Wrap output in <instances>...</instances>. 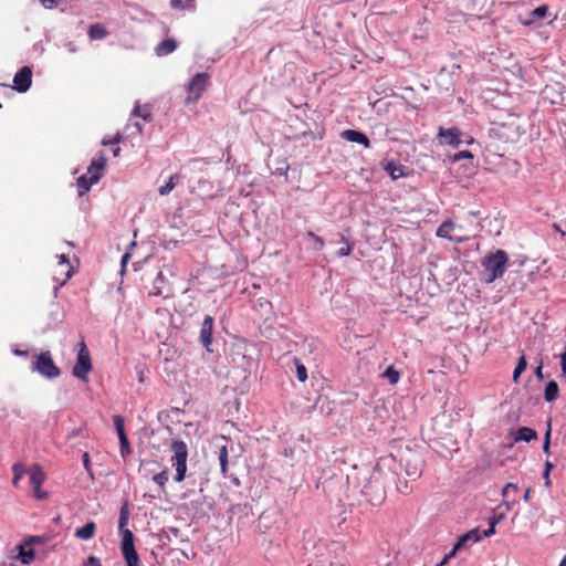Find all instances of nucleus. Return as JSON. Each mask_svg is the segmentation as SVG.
Masks as SVG:
<instances>
[{
    "mask_svg": "<svg viewBox=\"0 0 566 566\" xmlns=\"http://www.w3.org/2000/svg\"><path fill=\"white\" fill-rule=\"evenodd\" d=\"M509 260V254L504 250L500 249L485 255L481 262L488 274L485 282L492 283L495 280L501 279L506 271Z\"/></svg>",
    "mask_w": 566,
    "mask_h": 566,
    "instance_id": "obj_1",
    "label": "nucleus"
},
{
    "mask_svg": "<svg viewBox=\"0 0 566 566\" xmlns=\"http://www.w3.org/2000/svg\"><path fill=\"white\" fill-rule=\"evenodd\" d=\"M172 455L170 458L171 465L176 469L174 476L175 482L180 483L186 479L188 448L181 440H174L170 444Z\"/></svg>",
    "mask_w": 566,
    "mask_h": 566,
    "instance_id": "obj_2",
    "label": "nucleus"
},
{
    "mask_svg": "<svg viewBox=\"0 0 566 566\" xmlns=\"http://www.w3.org/2000/svg\"><path fill=\"white\" fill-rule=\"evenodd\" d=\"M92 367L90 350L86 344L82 340L78 345L77 359L73 366L72 374L74 377L86 381Z\"/></svg>",
    "mask_w": 566,
    "mask_h": 566,
    "instance_id": "obj_3",
    "label": "nucleus"
},
{
    "mask_svg": "<svg viewBox=\"0 0 566 566\" xmlns=\"http://www.w3.org/2000/svg\"><path fill=\"white\" fill-rule=\"evenodd\" d=\"M379 478L380 472L375 471L371 474L369 482L363 488V494L373 505H379L386 497L385 486L379 481Z\"/></svg>",
    "mask_w": 566,
    "mask_h": 566,
    "instance_id": "obj_4",
    "label": "nucleus"
},
{
    "mask_svg": "<svg viewBox=\"0 0 566 566\" xmlns=\"http://www.w3.org/2000/svg\"><path fill=\"white\" fill-rule=\"evenodd\" d=\"M32 370L38 371L46 378H56L61 374V370L53 361L50 352H42L36 356L35 361L32 364Z\"/></svg>",
    "mask_w": 566,
    "mask_h": 566,
    "instance_id": "obj_5",
    "label": "nucleus"
},
{
    "mask_svg": "<svg viewBox=\"0 0 566 566\" xmlns=\"http://www.w3.org/2000/svg\"><path fill=\"white\" fill-rule=\"evenodd\" d=\"M210 75L206 72L197 73L192 76L187 85L188 96L186 103L197 102L209 86Z\"/></svg>",
    "mask_w": 566,
    "mask_h": 566,
    "instance_id": "obj_6",
    "label": "nucleus"
},
{
    "mask_svg": "<svg viewBox=\"0 0 566 566\" xmlns=\"http://www.w3.org/2000/svg\"><path fill=\"white\" fill-rule=\"evenodd\" d=\"M326 555L329 566H346L348 564L346 547L342 542H331L326 546Z\"/></svg>",
    "mask_w": 566,
    "mask_h": 566,
    "instance_id": "obj_7",
    "label": "nucleus"
},
{
    "mask_svg": "<svg viewBox=\"0 0 566 566\" xmlns=\"http://www.w3.org/2000/svg\"><path fill=\"white\" fill-rule=\"evenodd\" d=\"M30 475V486L33 491V496L38 500H45L48 497V492L41 490V485L45 481V473L39 464H33L29 469Z\"/></svg>",
    "mask_w": 566,
    "mask_h": 566,
    "instance_id": "obj_8",
    "label": "nucleus"
},
{
    "mask_svg": "<svg viewBox=\"0 0 566 566\" xmlns=\"http://www.w3.org/2000/svg\"><path fill=\"white\" fill-rule=\"evenodd\" d=\"M120 551L127 566H139L140 559L134 544L133 532H127L120 544Z\"/></svg>",
    "mask_w": 566,
    "mask_h": 566,
    "instance_id": "obj_9",
    "label": "nucleus"
},
{
    "mask_svg": "<svg viewBox=\"0 0 566 566\" xmlns=\"http://www.w3.org/2000/svg\"><path fill=\"white\" fill-rule=\"evenodd\" d=\"M230 439L226 436L214 437L212 440L213 446L216 447V453L218 455V460L220 463V471L223 478L228 474V443Z\"/></svg>",
    "mask_w": 566,
    "mask_h": 566,
    "instance_id": "obj_10",
    "label": "nucleus"
},
{
    "mask_svg": "<svg viewBox=\"0 0 566 566\" xmlns=\"http://www.w3.org/2000/svg\"><path fill=\"white\" fill-rule=\"evenodd\" d=\"M34 543H42V538L39 536H30L22 544L17 546L18 549V558L24 565H30L34 562L35 553L32 548Z\"/></svg>",
    "mask_w": 566,
    "mask_h": 566,
    "instance_id": "obj_11",
    "label": "nucleus"
},
{
    "mask_svg": "<svg viewBox=\"0 0 566 566\" xmlns=\"http://www.w3.org/2000/svg\"><path fill=\"white\" fill-rule=\"evenodd\" d=\"M32 83V70L29 66L20 69L13 77V88L20 93H25Z\"/></svg>",
    "mask_w": 566,
    "mask_h": 566,
    "instance_id": "obj_12",
    "label": "nucleus"
},
{
    "mask_svg": "<svg viewBox=\"0 0 566 566\" xmlns=\"http://www.w3.org/2000/svg\"><path fill=\"white\" fill-rule=\"evenodd\" d=\"M106 164H107V158L105 157L104 154H99L96 158H94L91 161V164L87 168V172L85 175H87V177L93 179V182H98L99 179L103 177Z\"/></svg>",
    "mask_w": 566,
    "mask_h": 566,
    "instance_id": "obj_13",
    "label": "nucleus"
},
{
    "mask_svg": "<svg viewBox=\"0 0 566 566\" xmlns=\"http://www.w3.org/2000/svg\"><path fill=\"white\" fill-rule=\"evenodd\" d=\"M213 325H214V319L212 316L210 315H207L201 324V328H200V342L202 344V346L208 350V352H212V349L210 348L211 344H212V332H213Z\"/></svg>",
    "mask_w": 566,
    "mask_h": 566,
    "instance_id": "obj_14",
    "label": "nucleus"
},
{
    "mask_svg": "<svg viewBox=\"0 0 566 566\" xmlns=\"http://www.w3.org/2000/svg\"><path fill=\"white\" fill-rule=\"evenodd\" d=\"M483 537H484L483 533H481L480 530H478V528H474V530L468 532L467 534L462 535L458 539L455 545L453 546L452 551L444 557V560L442 562V564L448 558L452 557L457 553V551L461 549V547H463L468 542L476 543L480 539H482Z\"/></svg>",
    "mask_w": 566,
    "mask_h": 566,
    "instance_id": "obj_15",
    "label": "nucleus"
},
{
    "mask_svg": "<svg viewBox=\"0 0 566 566\" xmlns=\"http://www.w3.org/2000/svg\"><path fill=\"white\" fill-rule=\"evenodd\" d=\"M462 136H463L462 132L457 127L440 128L439 134H438V137L442 138L443 143H446L454 148L458 147L461 143H463V140L461 138Z\"/></svg>",
    "mask_w": 566,
    "mask_h": 566,
    "instance_id": "obj_16",
    "label": "nucleus"
},
{
    "mask_svg": "<svg viewBox=\"0 0 566 566\" xmlns=\"http://www.w3.org/2000/svg\"><path fill=\"white\" fill-rule=\"evenodd\" d=\"M342 137L350 143H357L366 148L370 147L369 138L359 130L346 129L342 133Z\"/></svg>",
    "mask_w": 566,
    "mask_h": 566,
    "instance_id": "obj_17",
    "label": "nucleus"
},
{
    "mask_svg": "<svg viewBox=\"0 0 566 566\" xmlns=\"http://www.w3.org/2000/svg\"><path fill=\"white\" fill-rule=\"evenodd\" d=\"M60 258V261H59V264H57V270L61 274L64 275V277L62 279L60 285H63L65 284L73 275V268L70 263V260L67 259V256L65 254H61L59 255Z\"/></svg>",
    "mask_w": 566,
    "mask_h": 566,
    "instance_id": "obj_18",
    "label": "nucleus"
},
{
    "mask_svg": "<svg viewBox=\"0 0 566 566\" xmlns=\"http://www.w3.org/2000/svg\"><path fill=\"white\" fill-rule=\"evenodd\" d=\"M96 533V523L93 521L87 522L84 526L75 530V537L82 541L92 539Z\"/></svg>",
    "mask_w": 566,
    "mask_h": 566,
    "instance_id": "obj_19",
    "label": "nucleus"
},
{
    "mask_svg": "<svg viewBox=\"0 0 566 566\" xmlns=\"http://www.w3.org/2000/svg\"><path fill=\"white\" fill-rule=\"evenodd\" d=\"M518 490L520 489H518L517 484H515V483H506L504 485V488L502 489L501 495L503 499V504L506 506L507 510H511L512 504H514L516 502L515 497L511 499L510 492L512 491L514 493H517Z\"/></svg>",
    "mask_w": 566,
    "mask_h": 566,
    "instance_id": "obj_20",
    "label": "nucleus"
},
{
    "mask_svg": "<svg viewBox=\"0 0 566 566\" xmlns=\"http://www.w3.org/2000/svg\"><path fill=\"white\" fill-rule=\"evenodd\" d=\"M88 38L91 40H103L108 36L109 32L106 28L101 23L91 24L87 31Z\"/></svg>",
    "mask_w": 566,
    "mask_h": 566,
    "instance_id": "obj_21",
    "label": "nucleus"
},
{
    "mask_svg": "<svg viewBox=\"0 0 566 566\" xmlns=\"http://www.w3.org/2000/svg\"><path fill=\"white\" fill-rule=\"evenodd\" d=\"M177 48V42L174 39H165L155 49L158 56H164L172 53Z\"/></svg>",
    "mask_w": 566,
    "mask_h": 566,
    "instance_id": "obj_22",
    "label": "nucleus"
},
{
    "mask_svg": "<svg viewBox=\"0 0 566 566\" xmlns=\"http://www.w3.org/2000/svg\"><path fill=\"white\" fill-rule=\"evenodd\" d=\"M537 439V432L528 427H521L517 429L514 440L531 442Z\"/></svg>",
    "mask_w": 566,
    "mask_h": 566,
    "instance_id": "obj_23",
    "label": "nucleus"
},
{
    "mask_svg": "<svg viewBox=\"0 0 566 566\" xmlns=\"http://www.w3.org/2000/svg\"><path fill=\"white\" fill-rule=\"evenodd\" d=\"M166 283V279L163 274V272H158L154 282H153V289L149 291V296H161L164 295V285Z\"/></svg>",
    "mask_w": 566,
    "mask_h": 566,
    "instance_id": "obj_24",
    "label": "nucleus"
},
{
    "mask_svg": "<svg viewBox=\"0 0 566 566\" xmlns=\"http://www.w3.org/2000/svg\"><path fill=\"white\" fill-rule=\"evenodd\" d=\"M128 518H129V511H128V505L127 503L124 504L120 509V512H119V522H118V528H119V532L122 533V542L124 541L125 538V534L127 532H132L130 530H128L126 526H127V523H128Z\"/></svg>",
    "mask_w": 566,
    "mask_h": 566,
    "instance_id": "obj_25",
    "label": "nucleus"
},
{
    "mask_svg": "<svg viewBox=\"0 0 566 566\" xmlns=\"http://www.w3.org/2000/svg\"><path fill=\"white\" fill-rule=\"evenodd\" d=\"M559 392L558 384L555 380H551L544 390V399L547 402H553L556 400Z\"/></svg>",
    "mask_w": 566,
    "mask_h": 566,
    "instance_id": "obj_26",
    "label": "nucleus"
},
{
    "mask_svg": "<svg viewBox=\"0 0 566 566\" xmlns=\"http://www.w3.org/2000/svg\"><path fill=\"white\" fill-rule=\"evenodd\" d=\"M179 180H180L179 174L171 175L169 177L168 181L165 185H163L161 187H159V189H158L159 195L160 196L169 195L174 190L176 185L179 182Z\"/></svg>",
    "mask_w": 566,
    "mask_h": 566,
    "instance_id": "obj_27",
    "label": "nucleus"
},
{
    "mask_svg": "<svg viewBox=\"0 0 566 566\" xmlns=\"http://www.w3.org/2000/svg\"><path fill=\"white\" fill-rule=\"evenodd\" d=\"M95 184L96 182H93V179L87 177V175L80 176L76 180V185L78 188V196L80 197L84 196L91 189V187Z\"/></svg>",
    "mask_w": 566,
    "mask_h": 566,
    "instance_id": "obj_28",
    "label": "nucleus"
},
{
    "mask_svg": "<svg viewBox=\"0 0 566 566\" xmlns=\"http://www.w3.org/2000/svg\"><path fill=\"white\" fill-rule=\"evenodd\" d=\"M453 228H454L453 222H452L451 220H446V221H443V222L439 226V228H438V230H437L436 234H437V237H439V238H444V239H448V240H453V238H452V237H451V234H450V233H451V231L453 230Z\"/></svg>",
    "mask_w": 566,
    "mask_h": 566,
    "instance_id": "obj_29",
    "label": "nucleus"
},
{
    "mask_svg": "<svg viewBox=\"0 0 566 566\" xmlns=\"http://www.w3.org/2000/svg\"><path fill=\"white\" fill-rule=\"evenodd\" d=\"M385 170L390 175V177L394 180L405 176L403 166L396 164L394 161L388 163L385 167Z\"/></svg>",
    "mask_w": 566,
    "mask_h": 566,
    "instance_id": "obj_30",
    "label": "nucleus"
},
{
    "mask_svg": "<svg viewBox=\"0 0 566 566\" xmlns=\"http://www.w3.org/2000/svg\"><path fill=\"white\" fill-rule=\"evenodd\" d=\"M406 473L411 479H418L422 473V463L421 461H416L415 463L408 462L406 464Z\"/></svg>",
    "mask_w": 566,
    "mask_h": 566,
    "instance_id": "obj_31",
    "label": "nucleus"
},
{
    "mask_svg": "<svg viewBox=\"0 0 566 566\" xmlns=\"http://www.w3.org/2000/svg\"><path fill=\"white\" fill-rule=\"evenodd\" d=\"M12 472H13L12 485L14 488H18L20 480L23 478V474L25 473V468L22 463L17 462L12 465Z\"/></svg>",
    "mask_w": 566,
    "mask_h": 566,
    "instance_id": "obj_32",
    "label": "nucleus"
},
{
    "mask_svg": "<svg viewBox=\"0 0 566 566\" xmlns=\"http://www.w3.org/2000/svg\"><path fill=\"white\" fill-rule=\"evenodd\" d=\"M340 242L343 247L337 251L338 256H347L354 249V243L350 242L344 234H340Z\"/></svg>",
    "mask_w": 566,
    "mask_h": 566,
    "instance_id": "obj_33",
    "label": "nucleus"
},
{
    "mask_svg": "<svg viewBox=\"0 0 566 566\" xmlns=\"http://www.w3.org/2000/svg\"><path fill=\"white\" fill-rule=\"evenodd\" d=\"M306 238L308 240H311L312 249H314L316 251H321L324 249V247H325L324 240L319 235L315 234L313 231H308L306 233Z\"/></svg>",
    "mask_w": 566,
    "mask_h": 566,
    "instance_id": "obj_34",
    "label": "nucleus"
},
{
    "mask_svg": "<svg viewBox=\"0 0 566 566\" xmlns=\"http://www.w3.org/2000/svg\"><path fill=\"white\" fill-rule=\"evenodd\" d=\"M526 366H527V361H526L525 355H522L518 358V361H517V364L515 366V369L513 371V380H514V382H517L521 374L526 369Z\"/></svg>",
    "mask_w": 566,
    "mask_h": 566,
    "instance_id": "obj_35",
    "label": "nucleus"
},
{
    "mask_svg": "<svg viewBox=\"0 0 566 566\" xmlns=\"http://www.w3.org/2000/svg\"><path fill=\"white\" fill-rule=\"evenodd\" d=\"M385 378L388 379V381L391 384V385H396L398 381H399V378H400V373L398 370H396L394 368V366H389L384 375H382Z\"/></svg>",
    "mask_w": 566,
    "mask_h": 566,
    "instance_id": "obj_36",
    "label": "nucleus"
},
{
    "mask_svg": "<svg viewBox=\"0 0 566 566\" xmlns=\"http://www.w3.org/2000/svg\"><path fill=\"white\" fill-rule=\"evenodd\" d=\"M113 422L117 432L118 438L126 437L125 432V426H124V418L119 415H116L113 417Z\"/></svg>",
    "mask_w": 566,
    "mask_h": 566,
    "instance_id": "obj_37",
    "label": "nucleus"
},
{
    "mask_svg": "<svg viewBox=\"0 0 566 566\" xmlns=\"http://www.w3.org/2000/svg\"><path fill=\"white\" fill-rule=\"evenodd\" d=\"M133 114L135 116L142 117L144 120H150V116H151L150 109L147 105H145V106L137 105L134 108Z\"/></svg>",
    "mask_w": 566,
    "mask_h": 566,
    "instance_id": "obj_38",
    "label": "nucleus"
},
{
    "mask_svg": "<svg viewBox=\"0 0 566 566\" xmlns=\"http://www.w3.org/2000/svg\"><path fill=\"white\" fill-rule=\"evenodd\" d=\"M153 481L161 489L165 488L167 481H168V473L166 470L155 474L153 476Z\"/></svg>",
    "mask_w": 566,
    "mask_h": 566,
    "instance_id": "obj_39",
    "label": "nucleus"
},
{
    "mask_svg": "<svg viewBox=\"0 0 566 566\" xmlns=\"http://www.w3.org/2000/svg\"><path fill=\"white\" fill-rule=\"evenodd\" d=\"M119 444H120V455L125 459L127 455L130 454V446L127 436L124 438H118Z\"/></svg>",
    "mask_w": 566,
    "mask_h": 566,
    "instance_id": "obj_40",
    "label": "nucleus"
},
{
    "mask_svg": "<svg viewBox=\"0 0 566 566\" xmlns=\"http://www.w3.org/2000/svg\"><path fill=\"white\" fill-rule=\"evenodd\" d=\"M502 516H492L490 518L489 528L483 531V536L489 537L495 533V526L500 522Z\"/></svg>",
    "mask_w": 566,
    "mask_h": 566,
    "instance_id": "obj_41",
    "label": "nucleus"
},
{
    "mask_svg": "<svg viewBox=\"0 0 566 566\" xmlns=\"http://www.w3.org/2000/svg\"><path fill=\"white\" fill-rule=\"evenodd\" d=\"M502 516H492L490 518L489 528L483 531V536L489 537L495 533V526L500 522Z\"/></svg>",
    "mask_w": 566,
    "mask_h": 566,
    "instance_id": "obj_42",
    "label": "nucleus"
},
{
    "mask_svg": "<svg viewBox=\"0 0 566 566\" xmlns=\"http://www.w3.org/2000/svg\"><path fill=\"white\" fill-rule=\"evenodd\" d=\"M296 377L301 382H304L307 379V370L306 367L296 360Z\"/></svg>",
    "mask_w": 566,
    "mask_h": 566,
    "instance_id": "obj_43",
    "label": "nucleus"
},
{
    "mask_svg": "<svg viewBox=\"0 0 566 566\" xmlns=\"http://www.w3.org/2000/svg\"><path fill=\"white\" fill-rule=\"evenodd\" d=\"M551 432H552V427H551V421H548L547 423V430L545 432V436H544V443H543V451L545 453H548L549 452V446H551Z\"/></svg>",
    "mask_w": 566,
    "mask_h": 566,
    "instance_id": "obj_44",
    "label": "nucleus"
},
{
    "mask_svg": "<svg viewBox=\"0 0 566 566\" xmlns=\"http://www.w3.org/2000/svg\"><path fill=\"white\" fill-rule=\"evenodd\" d=\"M473 158V154L470 150H461L453 155L452 161L457 163L461 159H471Z\"/></svg>",
    "mask_w": 566,
    "mask_h": 566,
    "instance_id": "obj_45",
    "label": "nucleus"
},
{
    "mask_svg": "<svg viewBox=\"0 0 566 566\" xmlns=\"http://www.w3.org/2000/svg\"><path fill=\"white\" fill-rule=\"evenodd\" d=\"M83 465L86 470V472L88 473V475L94 479V473H93V470H92V467H91V460H90V454L87 452H85L83 454Z\"/></svg>",
    "mask_w": 566,
    "mask_h": 566,
    "instance_id": "obj_46",
    "label": "nucleus"
},
{
    "mask_svg": "<svg viewBox=\"0 0 566 566\" xmlns=\"http://www.w3.org/2000/svg\"><path fill=\"white\" fill-rule=\"evenodd\" d=\"M548 11V7L547 6H539L537 7L536 9H534L532 11V15L535 17V18H544L546 15Z\"/></svg>",
    "mask_w": 566,
    "mask_h": 566,
    "instance_id": "obj_47",
    "label": "nucleus"
},
{
    "mask_svg": "<svg viewBox=\"0 0 566 566\" xmlns=\"http://www.w3.org/2000/svg\"><path fill=\"white\" fill-rule=\"evenodd\" d=\"M552 468H553V464L549 461H546V463H545V471H544V474H543V476L545 479V484L546 485H549V483H551V481H549V472H551Z\"/></svg>",
    "mask_w": 566,
    "mask_h": 566,
    "instance_id": "obj_48",
    "label": "nucleus"
},
{
    "mask_svg": "<svg viewBox=\"0 0 566 566\" xmlns=\"http://www.w3.org/2000/svg\"><path fill=\"white\" fill-rule=\"evenodd\" d=\"M560 368H562V376L566 377V345L564 353L560 355Z\"/></svg>",
    "mask_w": 566,
    "mask_h": 566,
    "instance_id": "obj_49",
    "label": "nucleus"
},
{
    "mask_svg": "<svg viewBox=\"0 0 566 566\" xmlns=\"http://www.w3.org/2000/svg\"><path fill=\"white\" fill-rule=\"evenodd\" d=\"M84 566H102L101 560L95 556H90Z\"/></svg>",
    "mask_w": 566,
    "mask_h": 566,
    "instance_id": "obj_50",
    "label": "nucleus"
},
{
    "mask_svg": "<svg viewBox=\"0 0 566 566\" xmlns=\"http://www.w3.org/2000/svg\"><path fill=\"white\" fill-rule=\"evenodd\" d=\"M400 484H402V485L401 486L398 485V491L401 492L402 494H408L410 492L408 482L405 480L403 482H400Z\"/></svg>",
    "mask_w": 566,
    "mask_h": 566,
    "instance_id": "obj_51",
    "label": "nucleus"
},
{
    "mask_svg": "<svg viewBox=\"0 0 566 566\" xmlns=\"http://www.w3.org/2000/svg\"><path fill=\"white\" fill-rule=\"evenodd\" d=\"M41 2L43 4V7L46 9H52L53 7H55L57 4L56 0H41Z\"/></svg>",
    "mask_w": 566,
    "mask_h": 566,
    "instance_id": "obj_52",
    "label": "nucleus"
},
{
    "mask_svg": "<svg viewBox=\"0 0 566 566\" xmlns=\"http://www.w3.org/2000/svg\"><path fill=\"white\" fill-rule=\"evenodd\" d=\"M170 6L174 9H184L185 8L182 0H171Z\"/></svg>",
    "mask_w": 566,
    "mask_h": 566,
    "instance_id": "obj_53",
    "label": "nucleus"
},
{
    "mask_svg": "<svg viewBox=\"0 0 566 566\" xmlns=\"http://www.w3.org/2000/svg\"><path fill=\"white\" fill-rule=\"evenodd\" d=\"M535 375L536 377L542 380L544 379V375H543V364L541 363L537 368L535 369Z\"/></svg>",
    "mask_w": 566,
    "mask_h": 566,
    "instance_id": "obj_54",
    "label": "nucleus"
},
{
    "mask_svg": "<svg viewBox=\"0 0 566 566\" xmlns=\"http://www.w3.org/2000/svg\"><path fill=\"white\" fill-rule=\"evenodd\" d=\"M553 229L560 234V237L566 238V232L560 229L557 223H553Z\"/></svg>",
    "mask_w": 566,
    "mask_h": 566,
    "instance_id": "obj_55",
    "label": "nucleus"
},
{
    "mask_svg": "<svg viewBox=\"0 0 566 566\" xmlns=\"http://www.w3.org/2000/svg\"><path fill=\"white\" fill-rule=\"evenodd\" d=\"M123 140V136L120 133H117L113 138H112V142H114V144H119L120 142Z\"/></svg>",
    "mask_w": 566,
    "mask_h": 566,
    "instance_id": "obj_56",
    "label": "nucleus"
},
{
    "mask_svg": "<svg viewBox=\"0 0 566 566\" xmlns=\"http://www.w3.org/2000/svg\"><path fill=\"white\" fill-rule=\"evenodd\" d=\"M190 163H203V164L208 165L209 159L208 158H192V159H190Z\"/></svg>",
    "mask_w": 566,
    "mask_h": 566,
    "instance_id": "obj_57",
    "label": "nucleus"
},
{
    "mask_svg": "<svg viewBox=\"0 0 566 566\" xmlns=\"http://www.w3.org/2000/svg\"><path fill=\"white\" fill-rule=\"evenodd\" d=\"M530 497H531V489L528 488V489L525 491L524 495H523V500H524L525 502H528V501H530Z\"/></svg>",
    "mask_w": 566,
    "mask_h": 566,
    "instance_id": "obj_58",
    "label": "nucleus"
},
{
    "mask_svg": "<svg viewBox=\"0 0 566 566\" xmlns=\"http://www.w3.org/2000/svg\"><path fill=\"white\" fill-rule=\"evenodd\" d=\"M129 259V254L128 253H125L123 256H122V266L125 268L127 261Z\"/></svg>",
    "mask_w": 566,
    "mask_h": 566,
    "instance_id": "obj_59",
    "label": "nucleus"
},
{
    "mask_svg": "<svg viewBox=\"0 0 566 566\" xmlns=\"http://www.w3.org/2000/svg\"><path fill=\"white\" fill-rule=\"evenodd\" d=\"M102 145L103 146H108V145H115L114 142H112V138H104L102 140Z\"/></svg>",
    "mask_w": 566,
    "mask_h": 566,
    "instance_id": "obj_60",
    "label": "nucleus"
},
{
    "mask_svg": "<svg viewBox=\"0 0 566 566\" xmlns=\"http://www.w3.org/2000/svg\"><path fill=\"white\" fill-rule=\"evenodd\" d=\"M112 153H113L114 157H118L120 154V147L117 146V147L113 148Z\"/></svg>",
    "mask_w": 566,
    "mask_h": 566,
    "instance_id": "obj_61",
    "label": "nucleus"
},
{
    "mask_svg": "<svg viewBox=\"0 0 566 566\" xmlns=\"http://www.w3.org/2000/svg\"><path fill=\"white\" fill-rule=\"evenodd\" d=\"M559 566H566V555H565V556H564V558L560 560Z\"/></svg>",
    "mask_w": 566,
    "mask_h": 566,
    "instance_id": "obj_62",
    "label": "nucleus"
},
{
    "mask_svg": "<svg viewBox=\"0 0 566 566\" xmlns=\"http://www.w3.org/2000/svg\"><path fill=\"white\" fill-rule=\"evenodd\" d=\"M135 126L138 129V132H142V127H140L139 123H136Z\"/></svg>",
    "mask_w": 566,
    "mask_h": 566,
    "instance_id": "obj_63",
    "label": "nucleus"
},
{
    "mask_svg": "<svg viewBox=\"0 0 566 566\" xmlns=\"http://www.w3.org/2000/svg\"><path fill=\"white\" fill-rule=\"evenodd\" d=\"M17 354H19V355H27L28 353L27 352L18 350Z\"/></svg>",
    "mask_w": 566,
    "mask_h": 566,
    "instance_id": "obj_64",
    "label": "nucleus"
}]
</instances>
